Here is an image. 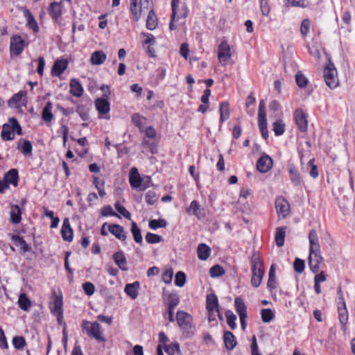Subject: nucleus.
<instances>
[{"label":"nucleus","mask_w":355,"mask_h":355,"mask_svg":"<svg viewBox=\"0 0 355 355\" xmlns=\"http://www.w3.org/2000/svg\"><path fill=\"white\" fill-rule=\"evenodd\" d=\"M186 282V275L182 272L179 271L176 273L175 277V284L177 286L182 287Z\"/></svg>","instance_id":"nucleus-56"},{"label":"nucleus","mask_w":355,"mask_h":355,"mask_svg":"<svg viewBox=\"0 0 355 355\" xmlns=\"http://www.w3.org/2000/svg\"><path fill=\"white\" fill-rule=\"evenodd\" d=\"M18 149L21 150L22 154L25 155H31L33 151V146L30 141L20 139L19 142V145L17 146Z\"/></svg>","instance_id":"nucleus-34"},{"label":"nucleus","mask_w":355,"mask_h":355,"mask_svg":"<svg viewBox=\"0 0 355 355\" xmlns=\"http://www.w3.org/2000/svg\"><path fill=\"white\" fill-rule=\"evenodd\" d=\"M206 309L207 311H218V300L215 294H209L207 295Z\"/></svg>","instance_id":"nucleus-29"},{"label":"nucleus","mask_w":355,"mask_h":355,"mask_svg":"<svg viewBox=\"0 0 355 355\" xmlns=\"http://www.w3.org/2000/svg\"><path fill=\"white\" fill-rule=\"evenodd\" d=\"M225 316L227 318V323L228 326L232 329H234L236 327V316L231 311H227L225 312Z\"/></svg>","instance_id":"nucleus-51"},{"label":"nucleus","mask_w":355,"mask_h":355,"mask_svg":"<svg viewBox=\"0 0 355 355\" xmlns=\"http://www.w3.org/2000/svg\"><path fill=\"white\" fill-rule=\"evenodd\" d=\"M225 274L223 268L219 265H215L209 269V275L211 277H221Z\"/></svg>","instance_id":"nucleus-50"},{"label":"nucleus","mask_w":355,"mask_h":355,"mask_svg":"<svg viewBox=\"0 0 355 355\" xmlns=\"http://www.w3.org/2000/svg\"><path fill=\"white\" fill-rule=\"evenodd\" d=\"M109 232L115 236L118 239L125 241L126 239V234L124 232V228L116 224L108 225Z\"/></svg>","instance_id":"nucleus-21"},{"label":"nucleus","mask_w":355,"mask_h":355,"mask_svg":"<svg viewBox=\"0 0 355 355\" xmlns=\"http://www.w3.org/2000/svg\"><path fill=\"white\" fill-rule=\"evenodd\" d=\"M114 207L124 218L128 220L131 219L130 213L123 205H121L119 202L117 201L115 202Z\"/></svg>","instance_id":"nucleus-54"},{"label":"nucleus","mask_w":355,"mask_h":355,"mask_svg":"<svg viewBox=\"0 0 355 355\" xmlns=\"http://www.w3.org/2000/svg\"><path fill=\"white\" fill-rule=\"evenodd\" d=\"M62 304V297L61 295H55L53 302L50 305V308L51 313L57 317L59 322H61L63 318Z\"/></svg>","instance_id":"nucleus-7"},{"label":"nucleus","mask_w":355,"mask_h":355,"mask_svg":"<svg viewBox=\"0 0 355 355\" xmlns=\"http://www.w3.org/2000/svg\"><path fill=\"white\" fill-rule=\"evenodd\" d=\"M219 111L220 123H223L224 121H227L230 116V108L229 103L227 101H223L220 103Z\"/></svg>","instance_id":"nucleus-31"},{"label":"nucleus","mask_w":355,"mask_h":355,"mask_svg":"<svg viewBox=\"0 0 355 355\" xmlns=\"http://www.w3.org/2000/svg\"><path fill=\"white\" fill-rule=\"evenodd\" d=\"M145 239L148 243H157L162 241V237L159 235L150 232L146 234Z\"/></svg>","instance_id":"nucleus-60"},{"label":"nucleus","mask_w":355,"mask_h":355,"mask_svg":"<svg viewBox=\"0 0 355 355\" xmlns=\"http://www.w3.org/2000/svg\"><path fill=\"white\" fill-rule=\"evenodd\" d=\"M286 234L285 227H281L276 229L275 233V243L278 247H282L284 243V239Z\"/></svg>","instance_id":"nucleus-42"},{"label":"nucleus","mask_w":355,"mask_h":355,"mask_svg":"<svg viewBox=\"0 0 355 355\" xmlns=\"http://www.w3.org/2000/svg\"><path fill=\"white\" fill-rule=\"evenodd\" d=\"M191 316L189 313L178 311L176 314V320L180 328L184 331H189L191 328Z\"/></svg>","instance_id":"nucleus-6"},{"label":"nucleus","mask_w":355,"mask_h":355,"mask_svg":"<svg viewBox=\"0 0 355 355\" xmlns=\"http://www.w3.org/2000/svg\"><path fill=\"white\" fill-rule=\"evenodd\" d=\"M24 41L19 35H14L10 39V53L15 55H19L24 48Z\"/></svg>","instance_id":"nucleus-10"},{"label":"nucleus","mask_w":355,"mask_h":355,"mask_svg":"<svg viewBox=\"0 0 355 355\" xmlns=\"http://www.w3.org/2000/svg\"><path fill=\"white\" fill-rule=\"evenodd\" d=\"M21 209L19 205L12 206L10 211V220L13 224H18L21 221Z\"/></svg>","instance_id":"nucleus-40"},{"label":"nucleus","mask_w":355,"mask_h":355,"mask_svg":"<svg viewBox=\"0 0 355 355\" xmlns=\"http://www.w3.org/2000/svg\"><path fill=\"white\" fill-rule=\"evenodd\" d=\"M272 166V159L268 155L261 156L257 162V170L262 173H267Z\"/></svg>","instance_id":"nucleus-12"},{"label":"nucleus","mask_w":355,"mask_h":355,"mask_svg":"<svg viewBox=\"0 0 355 355\" xmlns=\"http://www.w3.org/2000/svg\"><path fill=\"white\" fill-rule=\"evenodd\" d=\"M70 93L73 96L80 97L83 94V87L81 83L76 79L72 78L69 83Z\"/></svg>","instance_id":"nucleus-24"},{"label":"nucleus","mask_w":355,"mask_h":355,"mask_svg":"<svg viewBox=\"0 0 355 355\" xmlns=\"http://www.w3.org/2000/svg\"><path fill=\"white\" fill-rule=\"evenodd\" d=\"M171 7L172 14L171 16L169 28L173 31L176 29V26L174 24L175 19L177 18L179 19L186 18L189 15V10L185 3H180V0H172Z\"/></svg>","instance_id":"nucleus-2"},{"label":"nucleus","mask_w":355,"mask_h":355,"mask_svg":"<svg viewBox=\"0 0 355 355\" xmlns=\"http://www.w3.org/2000/svg\"><path fill=\"white\" fill-rule=\"evenodd\" d=\"M234 307L239 317L248 316L247 306L241 297L234 299Z\"/></svg>","instance_id":"nucleus-27"},{"label":"nucleus","mask_w":355,"mask_h":355,"mask_svg":"<svg viewBox=\"0 0 355 355\" xmlns=\"http://www.w3.org/2000/svg\"><path fill=\"white\" fill-rule=\"evenodd\" d=\"M107 59L106 54L102 51H94L90 58L91 63L94 65H100Z\"/></svg>","instance_id":"nucleus-32"},{"label":"nucleus","mask_w":355,"mask_h":355,"mask_svg":"<svg viewBox=\"0 0 355 355\" xmlns=\"http://www.w3.org/2000/svg\"><path fill=\"white\" fill-rule=\"evenodd\" d=\"M148 17L146 19V28L149 30H154L157 26V16L152 8V5L150 7V9L147 12Z\"/></svg>","instance_id":"nucleus-28"},{"label":"nucleus","mask_w":355,"mask_h":355,"mask_svg":"<svg viewBox=\"0 0 355 355\" xmlns=\"http://www.w3.org/2000/svg\"><path fill=\"white\" fill-rule=\"evenodd\" d=\"M52 108L53 104L51 102L49 101L46 103L45 107L43 109L42 117V119L46 122H51L53 119V115L52 114Z\"/></svg>","instance_id":"nucleus-36"},{"label":"nucleus","mask_w":355,"mask_h":355,"mask_svg":"<svg viewBox=\"0 0 355 355\" xmlns=\"http://www.w3.org/2000/svg\"><path fill=\"white\" fill-rule=\"evenodd\" d=\"M232 57L231 48L227 41H223L218 46V58L220 62L223 64H226L227 62Z\"/></svg>","instance_id":"nucleus-8"},{"label":"nucleus","mask_w":355,"mask_h":355,"mask_svg":"<svg viewBox=\"0 0 355 355\" xmlns=\"http://www.w3.org/2000/svg\"><path fill=\"white\" fill-rule=\"evenodd\" d=\"M7 184H12L15 187L18 185L19 182V174L18 171L15 168H12L9 170L5 175L3 178Z\"/></svg>","instance_id":"nucleus-22"},{"label":"nucleus","mask_w":355,"mask_h":355,"mask_svg":"<svg viewBox=\"0 0 355 355\" xmlns=\"http://www.w3.org/2000/svg\"><path fill=\"white\" fill-rule=\"evenodd\" d=\"M203 209L201 208L200 205L197 200H193L190 206L186 208V212L189 215L195 216L198 220H201L204 218L205 215L202 213Z\"/></svg>","instance_id":"nucleus-13"},{"label":"nucleus","mask_w":355,"mask_h":355,"mask_svg":"<svg viewBox=\"0 0 355 355\" xmlns=\"http://www.w3.org/2000/svg\"><path fill=\"white\" fill-rule=\"evenodd\" d=\"M12 344L15 349H21L24 347L26 341L22 336H15L12 338Z\"/></svg>","instance_id":"nucleus-61"},{"label":"nucleus","mask_w":355,"mask_h":355,"mask_svg":"<svg viewBox=\"0 0 355 355\" xmlns=\"http://www.w3.org/2000/svg\"><path fill=\"white\" fill-rule=\"evenodd\" d=\"M113 259L117 266L123 271H126L127 268V260L122 251L116 252L113 254Z\"/></svg>","instance_id":"nucleus-25"},{"label":"nucleus","mask_w":355,"mask_h":355,"mask_svg":"<svg viewBox=\"0 0 355 355\" xmlns=\"http://www.w3.org/2000/svg\"><path fill=\"white\" fill-rule=\"evenodd\" d=\"M275 314L270 309H263L261 310V319L263 322L268 323L273 320Z\"/></svg>","instance_id":"nucleus-49"},{"label":"nucleus","mask_w":355,"mask_h":355,"mask_svg":"<svg viewBox=\"0 0 355 355\" xmlns=\"http://www.w3.org/2000/svg\"><path fill=\"white\" fill-rule=\"evenodd\" d=\"M11 239L15 242L16 245L20 246L23 252H26L31 251V247L28 246V245L22 237L18 235H12Z\"/></svg>","instance_id":"nucleus-38"},{"label":"nucleus","mask_w":355,"mask_h":355,"mask_svg":"<svg viewBox=\"0 0 355 355\" xmlns=\"http://www.w3.org/2000/svg\"><path fill=\"white\" fill-rule=\"evenodd\" d=\"M304 267H305L304 261L301 259L296 258L293 263V268H294L295 271L299 274H301L304 272Z\"/></svg>","instance_id":"nucleus-57"},{"label":"nucleus","mask_w":355,"mask_h":355,"mask_svg":"<svg viewBox=\"0 0 355 355\" xmlns=\"http://www.w3.org/2000/svg\"><path fill=\"white\" fill-rule=\"evenodd\" d=\"M77 113L81 117V119L84 121H87L89 119V114L87 110L85 108L84 106L79 105L76 109Z\"/></svg>","instance_id":"nucleus-64"},{"label":"nucleus","mask_w":355,"mask_h":355,"mask_svg":"<svg viewBox=\"0 0 355 355\" xmlns=\"http://www.w3.org/2000/svg\"><path fill=\"white\" fill-rule=\"evenodd\" d=\"M339 313V320L340 324H342V329L343 331H346V324L348 320V314L347 311L344 305V307L338 309Z\"/></svg>","instance_id":"nucleus-45"},{"label":"nucleus","mask_w":355,"mask_h":355,"mask_svg":"<svg viewBox=\"0 0 355 355\" xmlns=\"http://www.w3.org/2000/svg\"><path fill=\"white\" fill-rule=\"evenodd\" d=\"M180 302V299L176 294H169L167 298V309H174L178 305Z\"/></svg>","instance_id":"nucleus-46"},{"label":"nucleus","mask_w":355,"mask_h":355,"mask_svg":"<svg viewBox=\"0 0 355 355\" xmlns=\"http://www.w3.org/2000/svg\"><path fill=\"white\" fill-rule=\"evenodd\" d=\"M277 286V283L275 278V268L274 265H272L269 270L267 286L270 290H272L275 289Z\"/></svg>","instance_id":"nucleus-41"},{"label":"nucleus","mask_w":355,"mask_h":355,"mask_svg":"<svg viewBox=\"0 0 355 355\" xmlns=\"http://www.w3.org/2000/svg\"><path fill=\"white\" fill-rule=\"evenodd\" d=\"M223 340L227 350H232L237 344L235 336L229 331H224Z\"/></svg>","instance_id":"nucleus-26"},{"label":"nucleus","mask_w":355,"mask_h":355,"mask_svg":"<svg viewBox=\"0 0 355 355\" xmlns=\"http://www.w3.org/2000/svg\"><path fill=\"white\" fill-rule=\"evenodd\" d=\"M272 130L277 136L282 135L284 132L285 124L282 120H277L272 124Z\"/></svg>","instance_id":"nucleus-48"},{"label":"nucleus","mask_w":355,"mask_h":355,"mask_svg":"<svg viewBox=\"0 0 355 355\" xmlns=\"http://www.w3.org/2000/svg\"><path fill=\"white\" fill-rule=\"evenodd\" d=\"M164 350L168 355H173L175 352L180 351V345L178 343H171L164 346Z\"/></svg>","instance_id":"nucleus-59"},{"label":"nucleus","mask_w":355,"mask_h":355,"mask_svg":"<svg viewBox=\"0 0 355 355\" xmlns=\"http://www.w3.org/2000/svg\"><path fill=\"white\" fill-rule=\"evenodd\" d=\"M145 200L148 205H154L157 200L155 192L148 191L145 195Z\"/></svg>","instance_id":"nucleus-62"},{"label":"nucleus","mask_w":355,"mask_h":355,"mask_svg":"<svg viewBox=\"0 0 355 355\" xmlns=\"http://www.w3.org/2000/svg\"><path fill=\"white\" fill-rule=\"evenodd\" d=\"M15 132L18 135H22V130L19 122L15 117L8 119V123H4L2 126L1 133V139L3 141L12 140L15 138Z\"/></svg>","instance_id":"nucleus-3"},{"label":"nucleus","mask_w":355,"mask_h":355,"mask_svg":"<svg viewBox=\"0 0 355 355\" xmlns=\"http://www.w3.org/2000/svg\"><path fill=\"white\" fill-rule=\"evenodd\" d=\"M295 81L297 85L300 88L305 87L308 83L307 78L301 71H297V73L295 74Z\"/></svg>","instance_id":"nucleus-53"},{"label":"nucleus","mask_w":355,"mask_h":355,"mask_svg":"<svg viewBox=\"0 0 355 355\" xmlns=\"http://www.w3.org/2000/svg\"><path fill=\"white\" fill-rule=\"evenodd\" d=\"M322 259L320 249L309 250V264L313 272L316 273L319 271Z\"/></svg>","instance_id":"nucleus-5"},{"label":"nucleus","mask_w":355,"mask_h":355,"mask_svg":"<svg viewBox=\"0 0 355 355\" xmlns=\"http://www.w3.org/2000/svg\"><path fill=\"white\" fill-rule=\"evenodd\" d=\"M82 288L85 293V294L88 296H91L94 293L95 287L94 284L91 282H85L83 284Z\"/></svg>","instance_id":"nucleus-63"},{"label":"nucleus","mask_w":355,"mask_h":355,"mask_svg":"<svg viewBox=\"0 0 355 355\" xmlns=\"http://www.w3.org/2000/svg\"><path fill=\"white\" fill-rule=\"evenodd\" d=\"M294 116L299 130L302 132H306L308 122L304 112L302 109L298 108L295 111Z\"/></svg>","instance_id":"nucleus-11"},{"label":"nucleus","mask_w":355,"mask_h":355,"mask_svg":"<svg viewBox=\"0 0 355 355\" xmlns=\"http://www.w3.org/2000/svg\"><path fill=\"white\" fill-rule=\"evenodd\" d=\"M309 250L320 249L318 236L315 230H311L309 234Z\"/></svg>","instance_id":"nucleus-35"},{"label":"nucleus","mask_w":355,"mask_h":355,"mask_svg":"<svg viewBox=\"0 0 355 355\" xmlns=\"http://www.w3.org/2000/svg\"><path fill=\"white\" fill-rule=\"evenodd\" d=\"M252 279L251 284L254 288H257L260 286L263 277L264 275L263 268H252Z\"/></svg>","instance_id":"nucleus-23"},{"label":"nucleus","mask_w":355,"mask_h":355,"mask_svg":"<svg viewBox=\"0 0 355 355\" xmlns=\"http://www.w3.org/2000/svg\"><path fill=\"white\" fill-rule=\"evenodd\" d=\"M68 67V61L67 60H56L52 67L51 73L54 76L60 77Z\"/></svg>","instance_id":"nucleus-16"},{"label":"nucleus","mask_w":355,"mask_h":355,"mask_svg":"<svg viewBox=\"0 0 355 355\" xmlns=\"http://www.w3.org/2000/svg\"><path fill=\"white\" fill-rule=\"evenodd\" d=\"M145 120V117H144L139 113L133 114L132 116V122L135 126L139 128H141L143 126Z\"/></svg>","instance_id":"nucleus-55"},{"label":"nucleus","mask_w":355,"mask_h":355,"mask_svg":"<svg viewBox=\"0 0 355 355\" xmlns=\"http://www.w3.org/2000/svg\"><path fill=\"white\" fill-rule=\"evenodd\" d=\"M149 227L152 230H156L159 227H165L167 223L164 219H153L149 221Z\"/></svg>","instance_id":"nucleus-52"},{"label":"nucleus","mask_w":355,"mask_h":355,"mask_svg":"<svg viewBox=\"0 0 355 355\" xmlns=\"http://www.w3.org/2000/svg\"><path fill=\"white\" fill-rule=\"evenodd\" d=\"M288 171L292 184L295 187L300 186L302 183V178L297 167L293 164H288Z\"/></svg>","instance_id":"nucleus-14"},{"label":"nucleus","mask_w":355,"mask_h":355,"mask_svg":"<svg viewBox=\"0 0 355 355\" xmlns=\"http://www.w3.org/2000/svg\"><path fill=\"white\" fill-rule=\"evenodd\" d=\"M81 329L83 334L94 338L96 341L101 343L106 341L102 327L97 322L83 320L81 324Z\"/></svg>","instance_id":"nucleus-1"},{"label":"nucleus","mask_w":355,"mask_h":355,"mask_svg":"<svg viewBox=\"0 0 355 355\" xmlns=\"http://www.w3.org/2000/svg\"><path fill=\"white\" fill-rule=\"evenodd\" d=\"M95 106L98 112L99 116L102 117V115L106 114L110 112V105L109 101L103 98H98L95 101Z\"/></svg>","instance_id":"nucleus-17"},{"label":"nucleus","mask_w":355,"mask_h":355,"mask_svg":"<svg viewBox=\"0 0 355 355\" xmlns=\"http://www.w3.org/2000/svg\"><path fill=\"white\" fill-rule=\"evenodd\" d=\"M275 207L279 217L286 218L290 213V205L283 197H278L275 200Z\"/></svg>","instance_id":"nucleus-9"},{"label":"nucleus","mask_w":355,"mask_h":355,"mask_svg":"<svg viewBox=\"0 0 355 355\" xmlns=\"http://www.w3.org/2000/svg\"><path fill=\"white\" fill-rule=\"evenodd\" d=\"M18 304L21 310L27 311L31 308L32 303L25 293H21L19 297Z\"/></svg>","instance_id":"nucleus-39"},{"label":"nucleus","mask_w":355,"mask_h":355,"mask_svg":"<svg viewBox=\"0 0 355 355\" xmlns=\"http://www.w3.org/2000/svg\"><path fill=\"white\" fill-rule=\"evenodd\" d=\"M26 16L27 18V24L29 28H31L34 32H37L39 31L37 23L28 10H26Z\"/></svg>","instance_id":"nucleus-47"},{"label":"nucleus","mask_w":355,"mask_h":355,"mask_svg":"<svg viewBox=\"0 0 355 355\" xmlns=\"http://www.w3.org/2000/svg\"><path fill=\"white\" fill-rule=\"evenodd\" d=\"M131 232L132 234L135 241L139 244H142L143 239L141 230L135 222H132L131 224Z\"/></svg>","instance_id":"nucleus-43"},{"label":"nucleus","mask_w":355,"mask_h":355,"mask_svg":"<svg viewBox=\"0 0 355 355\" xmlns=\"http://www.w3.org/2000/svg\"><path fill=\"white\" fill-rule=\"evenodd\" d=\"M48 11L52 19L55 21H58L62 15V3H51L49 6Z\"/></svg>","instance_id":"nucleus-19"},{"label":"nucleus","mask_w":355,"mask_h":355,"mask_svg":"<svg viewBox=\"0 0 355 355\" xmlns=\"http://www.w3.org/2000/svg\"><path fill=\"white\" fill-rule=\"evenodd\" d=\"M252 268L254 270L256 268H263V263L262 258L258 252H255L252 254L251 259Z\"/></svg>","instance_id":"nucleus-44"},{"label":"nucleus","mask_w":355,"mask_h":355,"mask_svg":"<svg viewBox=\"0 0 355 355\" xmlns=\"http://www.w3.org/2000/svg\"><path fill=\"white\" fill-rule=\"evenodd\" d=\"M61 234L62 239L68 242H71L73 240V230L71 227L69 218H66L63 220Z\"/></svg>","instance_id":"nucleus-18"},{"label":"nucleus","mask_w":355,"mask_h":355,"mask_svg":"<svg viewBox=\"0 0 355 355\" xmlns=\"http://www.w3.org/2000/svg\"><path fill=\"white\" fill-rule=\"evenodd\" d=\"M311 27V21L309 19H304L302 24L300 27V33L303 37H306L310 30Z\"/></svg>","instance_id":"nucleus-58"},{"label":"nucleus","mask_w":355,"mask_h":355,"mask_svg":"<svg viewBox=\"0 0 355 355\" xmlns=\"http://www.w3.org/2000/svg\"><path fill=\"white\" fill-rule=\"evenodd\" d=\"M142 181L143 179L141 178L137 168H132L129 174V182L132 188L140 189Z\"/></svg>","instance_id":"nucleus-15"},{"label":"nucleus","mask_w":355,"mask_h":355,"mask_svg":"<svg viewBox=\"0 0 355 355\" xmlns=\"http://www.w3.org/2000/svg\"><path fill=\"white\" fill-rule=\"evenodd\" d=\"M26 91H19L18 93L14 94L12 97L8 101V105L12 107H19L26 102Z\"/></svg>","instance_id":"nucleus-20"},{"label":"nucleus","mask_w":355,"mask_h":355,"mask_svg":"<svg viewBox=\"0 0 355 355\" xmlns=\"http://www.w3.org/2000/svg\"><path fill=\"white\" fill-rule=\"evenodd\" d=\"M152 3L148 0L144 1H139V3H137V12H139V19L141 17L147 13L148 10L150 9Z\"/></svg>","instance_id":"nucleus-37"},{"label":"nucleus","mask_w":355,"mask_h":355,"mask_svg":"<svg viewBox=\"0 0 355 355\" xmlns=\"http://www.w3.org/2000/svg\"><path fill=\"white\" fill-rule=\"evenodd\" d=\"M324 79L327 85L331 89L336 87L338 85L337 71L334 64L331 62L324 69Z\"/></svg>","instance_id":"nucleus-4"},{"label":"nucleus","mask_w":355,"mask_h":355,"mask_svg":"<svg viewBox=\"0 0 355 355\" xmlns=\"http://www.w3.org/2000/svg\"><path fill=\"white\" fill-rule=\"evenodd\" d=\"M140 284L139 282H135L132 284H128L125 286L124 291L132 300H135L138 296V290Z\"/></svg>","instance_id":"nucleus-30"},{"label":"nucleus","mask_w":355,"mask_h":355,"mask_svg":"<svg viewBox=\"0 0 355 355\" xmlns=\"http://www.w3.org/2000/svg\"><path fill=\"white\" fill-rule=\"evenodd\" d=\"M197 252L198 258L200 260L205 261L210 256L211 248L205 243H200L198 246Z\"/></svg>","instance_id":"nucleus-33"}]
</instances>
